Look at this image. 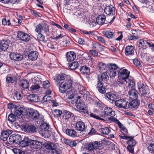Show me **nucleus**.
I'll return each mask as SVG.
<instances>
[{"mask_svg":"<svg viewBox=\"0 0 154 154\" xmlns=\"http://www.w3.org/2000/svg\"><path fill=\"white\" fill-rule=\"evenodd\" d=\"M93 144V147L94 149H97L100 146L99 143L97 141L94 142L92 143Z\"/></svg>","mask_w":154,"mask_h":154,"instance_id":"69168bd1","label":"nucleus"},{"mask_svg":"<svg viewBox=\"0 0 154 154\" xmlns=\"http://www.w3.org/2000/svg\"><path fill=\"white\" fill-rule=\"evenodd\" d=\"M63 118L65 119H67L70 118L73 114L70 112L66 110H64L62 114Z\"/></svg>","mask_w":154,"mask_h":154,"instance_id":"2f4dec72","label":"nucleus"},{"mask_svg":"<svg viewBox=\"0 0 154 154\" xmlns=\"http://www.w3.org/2000/svg\"><path fill=\"white\" fill-rule=\"evenodd\" d=\"M85 123L82 121H78L75 124V128L77 131H83L85 130Z\"/></svg>","mask_w":154,"mask_h":154,"instance_id":"a211bd4d","label":"nucleus"},{"mask_svg":"<svg viewBox=\"0 0 154 154\" xmlns=\"http://www.w3.org/2000/svg\"><path fill=\"white\" fill-rule=\"evenodd\" d=\"M42 24H39L37 25L36 27L35 31L38 33H41V30H42Z\"/></svg>","mask_w":154,"mask_h":154,"instance_id":"6e6d98bb","label":"nucleus"},{"mask_svg":"<svg viewBox=\"0 0 154 154\" xmlns=\"http://www.w3.org/2000/svg\"><path fill=\"white\" fill-rule=\"evenodd\" d=\"M95 104L97 105V106L100 108L103 107L104 104L100 101H96L95 102Z\"/></svg>","mask_w":154,"mask_h":154,"instance_id":"0e129e2a","label":"nucleus"},{"mask_svg":"<svg viewBox=\"0 0 154 154\" xmlns=\"http://www.w3.org/2000/svg\"><path fill=\"white\" fill-rule=\"evenodd\" d=\"M40 88V86L37 84H35L30 87V90L32 92H35Z\"/></svg>","mask_w":154,"mask_h":154,"instance_id":"a18cd8bd","label":"nucleus"},{"mask_svg":"<svg viewBox=\"0 0 154 154\" xmlns=\"http://www.w3.org/2000/svg\"><path fill=\"white\" fill-rule=\"evenodd\" d=\"M15 143L16 144L19 143L20 141L21 140L20 135L17 134H13Z\"/></svg>","mask_w":154,"mask_h":154,"instance_id":"a19ab883","label":"nucleus"},{"mask_svg":"<svg viewBox=\"0 0 154 154\" xmlns=\"http://www.w3.org/2000/svg\"><path fill=\"white\" fill-rule=\"evenodd\" d=\"M128 102L126 100L120 99L115 101V105L118 108L122 109L127 108Z\"/></svg>","mask_w":154,"mask_h":154,"instance_id":"9d476101","label":"nucleus"},{"mask_svg":"<svg viewBox=\"0 0 154 154\" xmlns=\"http://www.w3.org/2000/svg\"><path fill=\"white\" fill-rule=\"evenodd\" d=\"M39 54L36 51H31L28 54L29 58L32 60H35L37 59Z\"/></svg>","mask_w":154,"mask_h":154,"instance_id":"bb28decb","label":"nucleus"},{"mask_svg":"<svg viewBox=\"0 0 154 154\" xmlns=\"http://www.w3.org/2000/svg\"><path fill=\"white\" fill-rule=\"evenodd\" d=\"M2 23L3 25L5 26L6 25H8V26H10L11 24H13V23H12L10 22V20H7L5 18H4L2 20Z\"/></svg>","mask_w":154,"mask_h":154,"instance_id":"09e8293b","label":"nucleus"},{"mask_svg":"<svg viewBox=\"0 0 154 154\" xmlns=\"http://www.w3.org/2000/svg\"><path fill=\"white\" fill-rule=\"evenodd\" d=\"M30 145L32 149H40L42 148V143L37 140H31Z\"/></svg>","mask_w":154,"mask_h":154,"instance_id":"ddd939ff","label":"nucleus"},{"mask_svg":"<svg viewBox=\"0 0 154 154\" xmlns=\"http://www.w3.org/2000/svg\"><path fill=\"white\" fill-rule=\"evenodd\" d=\"M65 79V77L63 74H59L56 78H54L55 84L58 87L59 91L61 93H66V96L69 99L73 98L75 95L70 91L73 81L71 78Z\"/></svg>","mask_w":154,"mask_h":154,"instance_id":"f257e3e1","label":"nucleus"},{"mask_svg":"<svg viewBox=\"0 0 154 154\" xmlns=\"http://www.w3.org/2000/svg\"><path fill=\"white\" fill-rule=\"evenodd\" d=\"M42 30H43L45 33L48 32L49 31V26L46 24H42Z\"/></svg>","mask_w":154,"mask_h":154,"instance_id":"4d7b16f0","label":"nucleus"},{"mask_svg":"<svg viewBox=\"0 0 154 154\" xmlns=\"http://www.w3.org/2000/svg\"><path fill=\"white\" fill-rule=\"evenodd\" d=\"M128 132L127 130H126V131H122L121 132L120 134L119 135V137L121 139H124L123 137H130V136H128Z\"/></svg>","mask_w":154,"mask_h":154,"instance_id":"8fccbe9b","label":"nucleus"},{"mask_svg":"<svg viewBox=\"0 0 154 154\" xmlns=\"http://www.w3.org/2000/svg\"><path fill=\"white\" fill-rule=\"evenodd\" d=\"M62 113V112L59 109H55L52 112L53 116L55 117H60Z\"/></svg>","mask_w":154,"mask_h":154,"instance_id":"c03bdc74","label":"nucleus"},{"mask_svg":"<svg viewBox=\"0 0 154 154\" xmlns=\"http://www.w3.org/2000/svg\"><path fill=\"white\" fill-rule=\"evenodd\" d=\"M13 98L15 100H20L22 98V96L21 93L17 91H15L14 95Z\"/></svg>","mask_w":154,"mask_h":154,"instance_id":"ea45409f","label":"nucleus"},{"mask_svg":"<svg viewBox=\"0 0 154 154\" xmlns=\"http://www.w3.org/2000/svg\"><path fill=\"white\" fill-rule=\"evenodd\" d=\"M24 110L25 111L23 108L20 107L15 111L14 115L18 118H20L22 117L23 115H24L26 114Z\"/></svg>","mask_w":154,"mask_h":154,"instance_id":"412c9836","label":"nucleus"},{"mask_svg":"<svg viewBox=\"0 0 154 154\" xmlns=\"http://www.w3.org/2000/svg\"><path fill=\"white\" fill-rule=\"evenodd\" d=\"M89 53L94 57L97 56L98 54V52L94 50L89 51Z\"/></svg>","mask_w":154,"mask_h":154,"instance_id":"338daca9","label":"nucleus"},{"mask_svg":"<svg viewBox=\"0 0 154 154\" xmlns=\"http://www.w3.org/2000/svg\"><path fill=\"white\" fill-rule=\"evenodd\" d=\"M139 44L141 45L143 49L146 48L147 46L151 47L152 49L154 51V45L149 42L143 39L140 40Z\"/></svg>","mask_w":154,"mask_h":154,"instance_id":"4468645a","label":"nucleus"},{"mask_svg":"<svg viewBox=\"0 0 154 154\" xmlns=\"http://www.w3.org/2000/svg\"><path fill=\"white\" fill-rule=\"evenodd\" d=\"M13 152L15 154H23V151L20 149H13Z\"/></svg>","mask_w":154,"mask_h":154,"instance_id":"680f3d73","label":"nucleus"},{"mask_svg":"<svg viewBox=\"0 0 154 154\" xmlns=\"http://www.w3.org/2000/svg\"><path fill=\"white\" fill-rule=\"evenodd\" d=\"M119 77L122 80V82H118V84L120 85L122 84L128 85L129 88H133L135 85V83L132 77H129L130 72L126 69H121L118 72Z\"/></svg>","mask_w":154,"mask_h":154,"instance_id":"f03ea898","label":"nucleus"},{"mask_svg":"<svg viewBox=\"0 0 154 154\" xmlns=\"http://www.w3.org/2000/svg\"><path fill=\"white\" fill-rule=\"evenodd\" d=\"M90 116L91 117L93 118L94 119H97L104 120L103 119L101 118V115L100 116H98L96 114H94L93 113H91Z\"/></svg>","mask_w":154,"mask_h":154,"instance_id":"5fc2aeb1","label":"nucleus"},{"mask_svg":"<svg viewBox=\"0 0 154 154\" xmlns=\"http://www.w3.org/2000/svg\"><path fill=\"white\" fill-rule=\"evenodd\" d=\"M45 147L48 151L47 152L43 151L42 153V154H56L58 152L56 150L57 148L56 145L51 142L45 143Z\"/></svg>","mask_w":154,"mask_h":154,"instance_id":"20e7f679","label":"nucleus"},{"mask_svg":"<svg viewBox=\"0 0 154 154\" xmlns=\"http://www.w3.org/2000/svg\"><path fill=\"white\" fill-rule=\"evenodd\" d=\"M9 56L11 60L15 61L21 60L23 58V57L22 54L14 52L11 53Z\"/></svg>","mask_w":154,"mask_h":154,"instance_id":"f3484780","label":"nucleus"},{"mask_svg":"<svg viewBox=\"0 0 154 154\" xmlns=\"http://www.w3.org/2000/svg\"><path fill=\"white\" fill-rule=\"evenodd\" d=\"M66 56L67 60L68 62L73 61L76 58V55L73 51L67 52Z\"/></svg>","mask_w":154,"mask_h":154,"instance_id":"4be33fe9","label":"nucleus"},{"mask_svg":"<svg viewBox=\"0 0 154 154\" xmlns=\"http://www.w3.org/2000/svg\"><path fill=\"white\" fill-rule=\"evenodd\" d=\"M122 137V138H124V139L126 140H128L127 141V143L128 145L133 146H135L136 142L135 140L134 139L133 137Z\"/></svg>","mask_w":154,"mask_h":154,"instance_id":"393cba45","label":"nucleus"},{"mask_svg":"<svg viewBox=\"0 0 154 154\" xmlns=\"http://www.w3.org/2000/svg\"><path fill=\"white\" fill-rule=\"evenodd\" d=\"M31 140L27 137H25L23 140L20 142L19 144L22 147H24L30 145Z\"/></svg>","mask_w":154,"mask_h":154,"instance_id":"a878e982","label":"nucleus"},{"mask_svg":"<svg viewBox=\"0 0 154 154\" xmlns=\"http://www.w3.org/2000/svg\"><path fill=\"white\" fill-rule=\"evenodd\" d=\"M52 100V97L49 95H46L43 98L42 101L43 103L46 102V103H50Z\"/></svg>","mask_w":154,"mask_h":154,"instance_id":"79ce46f5","label":"nucleus"},{"mask_svg":"<svg viewBox=\"0 0 154 154\" xmlns=\"http://www.w3.org/2000/svg\"><path fill=\"white\" fill-rule=\"evenodd\" d=\"M107 67L106 65L104 63L100 62L97 65V67L100 71L105 70Z\"/></svg>","mask_w":154,"mask_h":154,"instance_id":"37998d69","label":"nucleus"},{"mask_svg":"<svg viewBox=\"0 0 154 154\" xmlns=\"http://www.w3.org/2000/svg\"><path fill=\"white\" fill-rule=\"evenodd\" d=\"M132 100V101L127 104V108L134 110L137 109L140 105V101L137 99Z\"/></svg>","mask_w":154,"mask_h":154,"instance_id":"9b49d317","label":"nucleus"},{"mask_svg":"<svg viewBox=\"0 0 154 154\" xmlns=\"http://www.w3.org/2000/svg\"><path fill=\"white\" fill-rule=\"evenodd\" d=\"M97 39L98 41L100 42L103 44L104 45L106 44V41L104 38L100 36H98L97 37Z\"/></svg>","mask_w":154,"mask_h":154,"instance_id":"bf43d9fd","label":"nucleus"},{"mask_svg":"<svg viewBox=\"0 0 154 154\" xmlns=\"http://www.w3.org/2000/svg\"><path fill=\"white\" fill-rule=\"evenodd\" d=\"M106 97L108 100L112 101H114L116 98V96L110 92L106 93Z\"/></svg>","mask_w":154,"mask_h":154,"instance_id":"58836bf2","label":"nucleus"},{"mask_svg":"<svg viewBox=\"0 0 154 154\" xmlns=\"http://www.w3.org/2000/svg\"><path fill=\"white\" fill-rule=\"evenodd\" d=\"M109 69L107 70V72L110 77H115L118 71V67L115 64H110L109 67Z\"/></svg>","mask_w":154,"mask_h":154,"instance_id":"423d86ee","label":"nucleus"},{"mask_svg":"<svg viewBox=\"0 0 154 154\" xmlns=\"http://www.w3.org/2000/svg\"><path fill=\"white\" fill-rule=\"evenodd\" d=\"M66 133L67 135L72 137H75L77 136L76 131L73 129H67L66 131Z\"/></svg>","mask_w":154,"mask_h":154,"instance_id":"72a5a7b5","label":"nucleus"},{"mask_svg":"<svg viewBox=\"0 0 154 154\" xmlns=\"http://www.w3.org/2000/svg\"><path fill=\"white\" fill-rule=\"evenodd\" d=\"M27 99L30 101L34 102H37L39 100V97L37 95L34 94H30L28 95Z\"/></svg>","mask_w":154,"mask_h":154,"instance_id":"cd10ccee","label":"nucleus"},{"mask_svg":"<svg viewBox=\"0 0 154 154\" xmlns=\"http://www.w3.org/2000/svg\"><path fill=\"white\" fill-rule=\"evenodd\" d=\"M73 102H72V104L76 103L75 105L78 109L81 110H84L86 109L85 105L82 100H79V103H77V100H73Z\"/></svg>","mask_w":154,"mask_h":154,"instance_id":"aec40b11","label":"nucleus"},{"mask_svg":"<svg viewBox=\"0 0 154 154\" xmlns=\"http://www.w3.org/2000/svg\"><path fill=\"white\" fill-rule=\"evenodd\" d=\"M70 44V41L67 40H65L60 43L61 46L63 47H67L69 46Z\"/></svg>","mask_w":154,"mask_h":154,"instance_id":"603ef678","label":"nucleus"},{"mask_svg":"<svg viewBox=\"0 0 154 154\" xmlns=\"http://www.w3.org/2000/svg\"><path fill=\"white\" fill-rule=\"evenodd\" d=\"M137 85L140 93L143 95H146L149 89L145 83L139 82L138 83Z\"/></svg>","mask_w":154,"mask_h":154,"instance_id":"39448f33","label":"nucleus"},{"mask_svg":"<svg viewBox=\"0 0 154 154\" xmlns=\"http://www.w3.org/2000/svg\"><path fill=\"white\" fill-rule=\"evenodd\" d=\"M115 115L114 111H113L112 109L110 107H105L103 111L102 112L101 115V117H106L109 116L114 117Z\"/></svg>","mask_w":154,"mask_h":154,"instance_id":"0eeeda50","label":"nucleus"},{"mask_svg":"<svg viewBox=\"0 0 154 154\" xmlns=\"http://www.w3.org/2000/svg\"><path fill=\"white\" fill-rule=\"evenodd\" d=\"M147 148L149 151L154 152V143L148 144Z\"/></svg>","mask_w":154,"mask_h":154,"instance_id":"864d4df0","label":"nucleus"},{"mask_svg":"<svg viewBox=\"0 0 154 154\" xmlns=\"http://www.w3.org/2000/svg\"><path fill=\"white\" fill-rule=\"evenodd\" d=\"M135 85L128 92L129 98L131 99H137L138 97V92L134 88Z\"/></svg>","mask_w":154,"mask_h":154,"instance_id":"6ab92c4d","label":"nucleus"},{"mask_svg":"<svg viewBox=\"0 0 154 154\" xmlns=\"http://www.w3.org/2000/svg\"><path fill=\"white\" fill-rule=\"evenodd\" d=\"M79 64L78 62H74L70 63L69 66V68L71 70H74L79 66Z\"/></svg>","mask_w":154,"mask_h":154,"instance_id":"f704fd0d","label":"nucleus"},{"mask_svg":"<svg viewBox=\"0 0 154 154\" xmlns=\"http://www.w3.org/2000/svg\"><path fill=\"white\" fill-rule=\"evenodd\" d=\"M28 113L30 117H31L32 119L36 120L37 122L38 119H40V118H43L42 116L39 115L37 111L34 110L32 108H30L29 109Z\"/></svg>","mask_w":154,"mask_h":154,"instance_id":"6e6552de","label":"nucleus"},{"mask_svg":"<svg viewBox=\"0 0 154 154\" xmlns=\"http://www.w3.org/2000/svg\"><path fill=\"white\" fill-rule=\"evenodd\" d=\"M140 55L143 60H146L148 59L147 54L141 53L140 54Z\"/></svg>","mask_w":154,"mask_h":154,"instance_id":"774afa93","label":"nucleus"},{"mask_svg":"<svg viewBox=\"0 0 154 154\" xmlns=\"http://www.w3.org/2000/svg\"><path fill=\"white\" fill-rule=\"evenodd\" d=\"M103 34L107 38H111L115 36V33L110 30H105L103 31Z\"/></svg>","mask_w":154,"mask_h":154,"instance_id":"473e14b6","label":"nucleus"},{"mask_svg":"<svg viewBox=\"0 0 154 154\" xmlns=\"http://www.w3.org/2000/svg\"><path fill=\"white\" fill-rule=\"evenodd\" d=\"M108 118L110 122H113L115 123L118 125L120 128H122V124H121L120 121L117 119L112 116H110V117H108Z\"/></svg>","mask_w":154,"mask_h":154,"instance_id":"4c0bfd02","label":"nucleus"},{"mask_svg":"<svg viewBox=\"0 0 154 154\" xmlns=\"http://www.w3.org/2000/svg\"><path fill=\"white\" fill-rule=\"evenodd\" d=\"M134 146H131L128 145L127 147V149L130 152H131L132 154H133L134 153Z\"/></svg>","mask_w":154,"mask_h":154,"instance_id":"e2e57ef3","label":"nucleus"},{"mask_svg":"<svg viewBox=\"0 0 154 154\" xmlns=\"http://www.w3.org/2000/svg\"><path fill=\"white\" fill-rule=\"evenodd\" d=\"M16 119V116L12 113H11L9 115L8 117V120L11 122H13Z\"/></svg>","mask_w":154,"mask_h":154,"instance_id":"49530a36","label":"nucleus"},{"mask_svg":"<svg viewBox=\"0 0 154 154\" xmlns=\"http://www.w3.org/2000/svg\"><path fill=\"white\" fill-rule=\"evenodd\" d=\"M24 131L29 133L35 132V127L34 125H25L24 127Z\"/></svg>","mask_w":154,"mask_h":154,"instance_id":"7c9ffc66","label":"nucleus"},{"mask_svg":"<svg viewBox=\"0 0 154 154\" xmlns=\"http://www.w3.org/2000/svg\"><path fill=\"white\" fill-rule=\"evenodd\" d=\"M100 132L103 134L107 135L110 132V131L108 128L106 127L102 128Z\"/></svg>","mask_w":154,"mask_h":154,"instance_id":"de8ad7c7","label":"nucleus"},{"mask_svg":"<svg viewBox=\"0 0 154 154\" xmlns=\"http://www.w3.org/2000/svg\"><path fill=\"white\" fill-rule=\"evenodd\" d=\"M88 23L91 27H93L96 26L97 23L96 22V20L91 19L88 22Z\"/></svg>","mask_w":154,"mask_h":154,"instance_id":"13d9d810","label":"nucleus"},{"mask_svg":"<svg viewBox=\"0 0 154 154\" xmlns=\"http://www.w3.org/2000/svg\"><path fill=\"white\" fill-rule=\"evenodd\" d=\"M29 83L27 80L24 79L20 80L19 83V85L24 89L28 88Z\"/></svg>","mask_w":154,"mask_h":154,"instance_id":"e433bc0d","label":"nucleus"},{"mask_svg":"<svg viewBox=\"0 0 154 154\" xmlns=\"http://www.w3.org/2000/svg\"><path fill=\"white\" fill-rule=\"evenodd\" d=\"M97 88L99 92L103 94L106 93V88L105 87L103 86V83L98 82Z\"/></svg>","mask_w":154,"mask_h":154,"instance_id":"c756f323","label":"nucleus"},{"mask_svg":"<svg viewBox=\"0 0 154 154\" xmlns=\"http://www.w3.org/2000/svg\"><path fill=\"white\" fill-rule=\"evenodd\" d=\"M17 38L20 40L27 42L30 40V36L27 33L22 32L19 31L17 32Z\"/></svg>","mask_w":154,"mask_h":154,"instance_id":"1a4fd4ad","label":"nucleus"},{"mask_svg":"<svg viewBox=\"0 0 154 154\" xmlns=\"http://www.w3.org/2000/svg\"><path fill=\"white\" fill-rule=\"evenodd\" d=\"M81 73L84 75H88L90 74V69L88 67L85 66H82L80 69Z\"/></svg>","mask_w":154,"mask_h":154,"instance_id":"c9c22d12","label":"nucleus"},{"mask_svg":"<svg viewBox=\"0 0 154 154\" xmlns=\"http://www.w3.org/2000/svg\"><path fill=\"white\" fill-rule=\"evenodd\" d=\"M9 43L8 40L7 39H3L0 42V50L5 51L8 48Z\"/></svg>","mask_w":154,"mask_h":154,"instance_id":"2eb2a0df","label":"nucleus"},{"mask_svg":"<svg viewBox=\"0 0 154 154\" xmlns=\"http://www.w3.org/2000/svg\"><path fill=\"white\" fill-rule=\"evenodd\" d=\"M135 48L132 46H127L125 50V53L127 56L132 55L134 54Z\"/></svg>","mask_w":154,"mask_h":154,"instance_id":"5701e85b","label":"nucleus"},{"mask_svg":"<svg viewBox=\"0 0 154 154\" xmlns=\"http://www.w3.org/2000/svg\"><path fill=\"white\" fill-rule=\"evenodd\" d=\"M12 132V130L9 129L2 131L1 135L0 138L1 139L4 141H6Z\"/></svg>","mask_w":154,"mask_h":154,"instance_id":"dca6fc26","label":"nucleus"},{"mask_svg":"<svg viewBox=\"0 0 154 154\" xmlns=\"http://www.w3.org/2000/svg\"><path fill=\"white\" fill-rule=\"evenodd\" d=\"M38 33L37 36L38 40L39 41L44 42L45 38V36L41 32Z\"/></svg>","mask_w":154,"mask_h":154,"instance_id":"3c124183","label":"nucleus"},{"mask_svg":"<svg viewBox=\"0 0 154 154\" xmlns=\"http://www.w3.org/2000/svg\"><path fill=\"white\" fill-rule=\"evenodd\" d=\"M50 82L49 81L47 80L43 82L42 84L43 87L44 88H47L49 87Z\"/></svg>","mask_w":154,"mask_h":154,"instance_id":"052dcab7","label":"nucleus"},{"mask_svg":"<svg viewBox=\"0 0 154 154\" xmlns=\"http://www.w3.org/2000/svg\"><path fill=\"white\" fill-rule=\"evenodd\" d=\"M109 79V76L106 72H103L102 73L101 75L98 77V82H106Z\"/></svg>","mask_w":154,"mask_h":154,"instance_id":"c85d7f7f","label":"nucleus"},{"mask_svg":"<svg viewBox=\"0 0 154 154\" xmlns=\"http://www.w3.org/2000/svg\"><path fill=\"white\" fill-rule=\"evenodd\" d=\"M106 17L104 15H100L96 18V22L99 25H102L105 23Z\"/></svg>","mask_w":154,"mask_h":154,"instance_id":"b1692460","label":"nucleus"},{"mask_svg":"<svg viewBox=\"0 0 154 154\" xmlns=\"http://www.w3.org/2000/svg\"><path fill=\"white\" fill-rule=\"evenodd\" d=\"M104 12L106 14L109 16H114L115 14V7L112 5H106L104 9Z\"/></svg>","mask_w":154,"mask_h":154,"instance_id":"f8f14e48","label":"nucleus"},{"mask_svg":"<svg viewBox=\"0 0 154 154\" xmlns=\"http://www.w3.org/2000/svg\"><path fill=\"white\" fill-rule=\"evenodd\" d=\"M40 119L37 121V123L38 125V131L40 134L42 135H45L48 137L50 135V132L49 129V125L44 121L43 118H40Z\"/></svg>","mask_w":154,"mask_h":154,"instance_id":"7ed1b4c3","label":"nucleus"}]
</instances>
